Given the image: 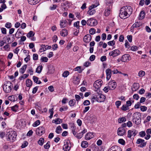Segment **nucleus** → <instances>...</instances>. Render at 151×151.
<instances>
[{
	"label": "nucleus",
	"instance_id": "obj_27",
	"mask_svg": "<svg viewBox=\"0 0 151 151\" xmlns=\"http://www.w3.org/2000/svg\"><path fill=\"white\" fill-rule=\"evenodd\" d=\"M40 0H27L29 4L31 5H35L38 3Z\"/></svg>",
	"mask_w": 151,
	"mask_h": 151
},
{
	"label": "nucleus",
	"instance_id": "obj_50",
	"mask_svg": "<svg viewBox=\"0 0 151 151\" xmlns=\"http://www.w3.org/2000/svg\"><path fill=\"white\" fill-rule=\"evenodd\" d=\"M140 109L142 111H145L147 110V108L146 106H140Z\"/></svg>",
	"mask_w": 151,
	"mask_h": 151
},
{
	"label": "nucleus",
	"instance_id": "obj_56",
	"mask_svg": "<svg viewBox=\"0 0 151 151\" xmlns=\"http://www.w3.org/2000/svg\"><path fill=\"white\" fill-rule=\"evenodd\" d=\"M42 62H47L48 61V59L46 57H42L41 59Z\"/></svg>",
	"mask_w": 151,
	"mask_h": 151
},
{
	"label": "nucleus",
	"instance_id": "obj_63",
	"mask_svg": "<svg viewBox=\"0 0 151 151\" xmlns=\"http://www.w3.org/2000/svg\"><path fill=\"white\" fill-rule=\"evenodd\" d=\"M133 98L134 99L137 100L139 98V96L138 94H134L133 96Z\"/></svg>",
	"mask_w": 151,
	"mask_h": 151
},
{
	"label": "nucleus",
	"instance_id": "obj_22",
	"mask_svg": "<svg viewBox=\"0 0 151 151\" xmlns=\"http://www.w3.org/2000/svg\"><path fill=\"white\" fill-rule=\"evenodd\" d=\"M94 137L93 133L91 132L86 134L85 136V139L86 140H89L93 138Z\"/></svg>",
	"mask_w": 151,
	"mask_h": 151
},
{
	"label": "nucleus",
	"instance_id": "obj_9",
	"mask_svg": "<svg viewBox=\"0 0 151 151\" xmlns=\"http://www.w3.org/2000/svg\"><path fill=\"white\" fill-rule=\"evenodd\" d=\"M137 133V131L135 129H133L128 130V132L127 137L130 138L132 136H135Z\"/></svg>",
	"mask_w": 151,
	"mask_h": 151
},
{
	"label": "nucleus",
	"instance_id": "obj_31",
	"mask_svg": "<svg viewBox=\"0 0 151 151\" xmlns=\"http://www.w3.org/2000/svg\"><path fill=\"white\" fill-rule=\"evenodd\" d=\"M52 122V123H55L56 124H58L62 123V120L60 119H57L55 120H53Z\"/></svg>",
	"mask_w": 151,
	"mask_h": 151
},
{
	"label": "nucleus",
	"instance_id": "obj_6",
	"mask_svg": "<svg viewBox=\"0 0 151 151\" xmlns=\"http://www.w3.org/2000/svg\"><path fill=\"white\" fill-rule=\"evenodd\" d=\"M121 54L120 50L118 49H115L111 51L109 53V55L113 58H115L119 55Z\"/></svg>",
	"mask_w": 151,
	"mask_h": 151
},
{
	"label": "nucleus",
	"instance_id": "obj_48",
	"mask_svg": "<svg viewBox=\"0 0 151 151\" xmlns=\"http://www.w3.org/2000/svg\"><path fill=\"white\" fill-rule=\"evenodd\" d=\"M50 142L48 141V142L46 144H45V145H44V148L45 149H49V148H50Z\"/></svg>",
	"mask_w": 151,
	"mask_h": 151
},
{
	"label": "nucleus",
	"instance_id": "obj_25",
	"mask_svg": "<svg viewBox=\"0 0 151 151\" xmlns=\"http://www.w3.org/2000/svg\"><path fill=\"white\" fill-rule=\"evenodd\" d=\"M146 136L145 137V139L147 140L149 139L150 137V134H151V129H148L146 131Z\"/></svg>",
	"mask_w": 151,
	"mask_h": 151
},
{
	"label": "nucleus",
	"instance_id": "obj_15",
	"mask_svg": "<svg viewBox=\"0 0 151 151\" xmlns=\"http://www.w3.org/2000/svg\"><path fill=\"white\" fill-rule=\"evenodd\" d=\"M62 10L63 11H66L68 10V1H64L61 4Z\"/></svg>",
	"mask_w": 151,
	"mask_h": 151
},
{
	"label": "nucleus",
	"instance_id": "obj_54",
	"mask_svg": "<svg viewBox=\"0 0 151 151\" xmlns=\"http://www.w3.org/2000/svg\"><path fill=\"white\" fill-rule=\"evenodd\" d=\"M53 108H52V109L49 110V111L50 112V115L49 116V118L50 119H51V118H52V116H53Z\"/></svg>",
	"mask_w": 151,
	"mask_h": 151
},
{
	"label": "nucleus",
	"instance_id": "obj_47",
	"mask_svg": "<svg viewBox=\"0 0 151 151\" xmlns=\"http://www.w3.org/2000/svg\"><path fill=\"white\" fill-rule=\"evenodd\" d=\"M83 136V135L81 132L78 133H77L76 134V135L75 136V137H76L78 139H80L82 138Z\"/></svg>",
	"mask_w": 151,
	"mask_h": 151
},
{
	"label": "nucleus",
	"instance_id": "obj_38",
	"mask_svg": "<svg viewBox=\"0 0 151 151\" xmlns=\"http://www.w3.org/2000/svg\"><path fill=\"white\" fill-rule=\"evenodd\" d=\"M35 34L32 31H30L27 34V36L29 38L32 37Z\"/></svg>",
	"mask_w": 151,
	"mask_h": 151
},
{
	"label": "nucleus",
	"instance_id": "obj_46",
	"mask_svg": "<svg viewBox=\"0 0 151 151\" xmlns=\"http://www.w3.org/2000/svg\"><path fill=\"white\" fill-rule=\"evenodd\" d=\"M40 124V122L39 120H37L35 122L32 124L34 127H36Z\"/></svg>",
	"mask_w": 151,
	"mask_h": 151
},
{
	"label": "nucleus",
	"instance_id": "obj_7",
	"mask_svg": "<svg viewBox=\"0 0 151 151\" xmlns=\"http://www.w3.org/2000/svg\"><path fill=\"white\" fill-rule=\"evenodd\" d=\"M87 22V24L91 26H96L97 24V20L92 18L88 19Z\"/></svg>",
	"mask_w": 151,
	"mask_h": 151
},
{
	"label": "nucleus",
	"instance_id": "obj_23",
	"mask_svg": "<svg viewBox=\"0 0 151 151\" xmlns=\"http://www.w3.org/2000/svg\"><path fill=\"white\" fill-rule=\"evenodd\" d=\"M139 88V84L137 83H134L132 86V89L133 91H136L138 90Z\"/></svg>",
	"mask_w": 151,
	"mask_h": 151
},
{
	"label": "nucleus",
	"instance_id": "obj_53",
	"mask_svg": "<svg viewBox=\"0 0 151 151\" xmlns=\"http://www.w3.org/2000/svg\"><path fill=\"white\" fill-rule=\"evenodd\" d=\"M79 21H78L74 23L73 26L74 27H76L78 29L79 27Z\"/></svg>",
	"mask_w": 151,
	"mask_h": 151
},
{
	"label": "nucleus",
	"instance_id": "obj_45",
	"mask_svg": "<svg viewBox=\"0 0 151 151\" xmlns=\"http://www.w3.org/2000/svg\"><path fill=\"white\" fill-rule=\"evenodd\" d=\"M29 76V74H26L23 75L22 76H20L19 78V79L20 80H22L23 79H24L25 78H27Z\"/></svg>",
	"mask_w": 151,
	"mask_h": 151
},
{
	"label": "nucleus",
	"instance_id": "obj_41",
	"mask_svg": "<svg viewBox=\"0 0 151 151\" xmlns=\"http://www.w3.org/2000/svg\"><path fill=\"white\" fill-rule=\"evenodd\" d=\"M41 47L42 48H43V51H45L47 49H50L51 48V46H47V45L46 46L47 47H45L46 46L44 45H41Z\"/></svg>",
	"mask_w": 151,
	"mask_h": 151
},
{
	"label": "nucleus",
	"instance_id": "obj_33",
	"mask_svg": "<svg viewBox=\"0 0 151 151\" xmlns=\"http://www.w3.org/2000/svg\"><path fill=\"white\" fill-rule=\"evenodd\" d=\"M62 129L60 126H58L56 129L55 132L58 134H60L61 132Z\"/></svg>",
	"mask_w": 151,
	"mask_h": 151
},
{
	"label": "nucleus",
	"instance_id": "obj_57",
	"mask_svg": "<svg viewBox=\"0 0 151 151\" xmlns=\"http://www.w3.org/2000/svg\"><path fill=\"white\" fill-rule=\"evenodd\" d=\"M75 71H78L79 73H81L82 72V70L81 69V68L80 66H78L75 69Z\"/></svg>",
	"mask_w": 151,
	"mask_h": 151
},
{
	"label": "nucleus",
	"instance_id": "obj_8",
	"mask_svg": "<svg viewBox=\"0 0 151 151\" xmlns=\"http://www.w3.org/2000/svg\"><path fill=\"white\" fill-rule=\"evenodd\" d=\"M108 86L109 87V90H114L116 86V82L114 80L110 81L108 83Z\"/></svg>",
	"mask_w": 151,
	"mask_h": 151
},
{
	"label": "nucleus",
	"instance_id": "obj_28",
	"mask_svg": "<svg viewBox=\"0 0 151 151\" xmlns=\"http://www.w3.org/2000/svg\"><path fill=\"white\" fill-rule=\"evenodd\" d=\"M27 67V65H24L22 68L20 69L19 70V72L21 74H23L24 73L25 70L26 69V68Z\"/></svg>",
	"mask_w": 151,
	"mask_h": 151
},
{
	"label": "nucleus",
	"instance_id": "obj_2",
	"mask_svg": "<svg viewBox=\"0 0 151 151\" xmlns=\"http://www.w3.org/2000/svg\"><path fill=\"white\" fill-rule=\"evenodd\" d=\"M6 135L7 140L13 142L16 139L17 136V132L15 131L12 130L7 132Z\"/></svg>",
	"mask_w": 151,
	"mask_h": 151
},
{
	"label": "nucleus",
	"instance_id": "obj_55",
	"mask_svg": "<svg viewBox=\"0 0 151 151\" xmlns=\"http://www.w3.org/2000/svg\"><path fill=\"white\" fill-rule=\"evenodd\" d=\"M90 104V101L88 100H86L84 101L83 104L84 106H88Z\"/></svg>",
	"mask_w": 151,
	"mask_h": 151
},
{
	"label": "nucleus",
	"instance_id": "obj_30",
	"mask_svg": "<svg viewBox=\"0 0 151 151\" xmlns=\"http://www.w3.org/2000/svg\"><path fill=\"white\" fill-rule=\"evenodd\" d=\"M88 143L87 141H83L81 143V147L84 148H85L88 147Z\"/></svg>",
	"mask_w": 151,
	"mask_h": 151
},
{
	"label": "nucleus",
	"instance_id": "obj_24",
	"mask_svg": "<svg viewBox=\"0 0 151 151\" xmlns=\"http://www.w3.org/2000/svg\"><path fill=\"white\" fill-rule=\"evenodd\" d=\"M67 22L65 20H62L60 22V25L61 28L65 27L66 26Z\"/></svg>",
	"mask_w": 151,
	"mask_h": 151
},
{
	"label": "nucleus",
	"instance_id": "obj_14",
	"mask_svg": "<svg viewBox=\"0 0 151 151\" xmlns=\"http://www.w3.org/2000/svg\"><path fill=\"white\" fill-rule=\"evenodd\" d=\"M97 101L99 102H102L104 101L106 99V97L104 95L102 94L98 93L97 96Z\"/></svg>",
	"mask_w": 151,
	"mask_h": 151
},
{
	"label": "nucleus",
	"instance_id": "obj_61",
	"mask_svg": "<svg viewBox=\"0 0 151 151\" xmlns=\"http://www.w3.org/2000/svg\"><path fill=\"white\" fill-rule=\"evenodd\" d=\"M28 143L27 141H24L21 145V147L22 148H24L28 145Z\"/></svg>",
	"mask_w": 151,
	"mask_h": 151
},
{
	"label": "nucleus",
	"instance_id": "obj_64",
	"mask_svg": "<svg viewBox=\"0 0 151 151\" xmlns=\"http://www.w3.org/2000/svg\"><path fill=\"white\" fill-rule=\"evenodd\" d=\"M118 142L122 145H124L125 144L124 141L122 139H119L118 140Z\"/></svg>",
	"mask_w": 151,
	"mask_h": 151
},
{
	"label": "nucleus",
	"instance_id": "obj_18",
	"mask_svg": "<svg viewBox=\"0 0 151 151\" xmlns=\"http://www.w3.org/2000/svg\"><path fill=\"white\" fill-rule=\"evenodd\" d=\"M108 151H122V149L116 146H113L111 147Z\"/></svg>",
	"mask_w": 151,
	"mask_h": 151
},
{
	"label": "nucleus",
	"instance_id": "obj_62",
	"mask_svg": "<svg viewBox=\"0 0 151 151\" xmlns=\"http://www.w3.org/2000/svg\"><path fill=\"white\" fill-rule=\"evenodd\" d=\"M139 134L140 137H144L146 135V133L145 131H142L139 133Z\"/></svg>",
	"mask_w": 151,
	"mask_h": 151
},
{
	"label": "nucleus",
	"instance_id": "obj_29",
	"mask_svg": "<svg viewBox=\"0 0 151 151\" xmlns=\"http://www.w3.org/2000/svg\"><path fill=\"white\" fill-rule=\"evenodd\" d=\"M33 78L34 82L36 83L40 84L41 83V82L40 81L38 80L39 78L37 77L34 76L33 77Z\"/></svg>",
	"mask_w": 151,
	"mask_h": 151
},
{
	"label": "nucleus",
	"instance_id": "obj_37",
	"mask_svg": "<svg viewBox=\"0 0 151 151\" xmlns=\"http://www.w3.org/2000/svg\"><path fill=\"white\" fill-rule=\"evenodd\" d=\"M42 67L41 65L39 66L36 68V71L37 73H40L42 70Z\"/></svg>",
	"mask_w": 151,
	"mask_h": 151
},
{
	"label": "nucleus",
	"instance_id": "obj_10",
	"mask_svg": "<svg viewBox=\"0 0 151 151\" xmlns=\"http://www.w3.org/2000/svg\"><path fill=\"white\" fill-rule=\"evenodd\" d=\"M45 132V129L43 127H40L36 130L37 135L41 136Z\"/></svg>",
	"mask_w": 151,
	"mask_h": 151
},
{
	"label": "nucleus",
	"instance_id": "obj_1",
	"mask_svg": "<svg viewBox=\"0 0 151 151\" xmlns=\"http://www.w3.org/2000/svg\"><path fill=\"white\" fill-rule=\"evenodd\" d=\"M132 9L130 6H125L120 10L119 16L122 19H125L129 17L132 12Z\"/></svg>",
	"mask_w": 151,
	"mask_h": 151
},
{
	"label": "nucleus",
	"instance_id": "obj_43",
	"mask_svg": "<svg viewBox=\"0 0 151 151\" xmlns=\"http://www.w3.org/2000/svg\"><path fill=\"white\" fill-rule=\"evenodd\" d=\"M44 142V139L43 138H41L39 140L38 142L39 145L42 146L43 145Z\"/></svg>",
	"mask_w": 151,
	"mask_h": 151
},
{
	"label": "nucleus",
	"instance_id": "obj_20",
	"mask_svg": "<svg viewBox=\"0 0 151 151\" xmlns=\"http://www.w3.org/2000/svg\"><path fill=\"white\" fill-rule=\"evenodd\" d=\"M106 79L108 80L111 77L112 70L108 68L106 70Z\"/></svg>",
	"mask_w": 151,
	"mask_h": 151
},
{
	"label": "nucleus",
	"instance_id": "obj_11",
	"mask_svg": "<svg viewBox=\"0 0 151 151\" xmlns=\"http://www.w3.org/2000/svg\"><path fill=\"white\" fill-rule=\"evenodd\" d=\"M131 59V57L128 54H125L123 55L121 58V60L123 62H126L127 60H129Z\"/></svg>",
	"mask_w": 151,
	"mask_h": 151
},
{
	"label": "nucleus",
	"instance_id": "obj_34",
	"mask_svg": "<svg viewBox=\"0 0 151 151\" xmlns=\"http://www.w3.org/2000/svg\"><path fill=\"white\" fill-rule=\"evenodd\" d=\"M76 103V100L73 99L70 101L69 102V105L71 106H73Z\"/></svg>",
	"mask_w": 151,
	"mask_h": 151
},
{
	"label": "nucleus",
	"instance_id": "obj_36",
	"mask_svg": "<svg viewBox=\"0 0 151 151\" xmlns=\"http://www.w3.org/2000/svg\"><path fill=\"white\" fill-rule=\"evenodd\" d=\"M26 85L27 87H29L32 85V81L30 79H27L26 81Z\"/></svg>",
	"mask_w": 151,
	"mask_h": 151
},
{
	"label": "nucleus",
	"instance_id": "obj_40",
	"mask_svg": "<svg viewBox=\"0 0 151 151\" xmlns=\"http://www.w3.org/2000/svg\"><path fill=\"white\" fill-rule=\"evenodd\" d=\"M18 106L17 105H15L14 106L11 107V110L14 112H16L18 109Z\"/></svg>",
	"mask_w": 151,
	"mask_h": 151
},
{
	"label": "nucleus",
	"instance_id": "obj_26",
	"mask_svg": "<svg viewBox=\"0 0 151 151\" xmlns=\"http://www.w3.org/2000/svg\"><path fill=\"white\" fill-rule=\"evenodd\" d=\"M68 34V31L65 29H64L60 31V35L63 37H65L67 36Z\"/></svg>",
	"mask_w": 151,
	"mask_h": 151
},
{
	"label": "nucleus",
	"instance_id": "obj_59",
	"mask_svg": "<svg viewBox=\"0 0 151 151\" xmlns=\"http://www.w3.org/2000/svg\"><path fill=\"white\" fill-rule=\"evenodd\" d=\"M121 102L120 101H116L115 102V104L116 106V107L117 108H119V106L121 105Z\"/></svg>",
	"mask_w": 151,
	"mask_h": 151
},
{
	"label": "nucleus",
	"instance_id": "obj_3",
	"mask_svg": "<svg viewBox=\"0 0 151 151\" xmlns=\"http://www.w3.org/2000/svg\"><path fill=\"white\" fill-rule=\"evenodd\" d=\"M13 87L12 83L9 81H7L3 85V88L5 92L9 93L11 91Z\"/></svg>",
	"mask_w": 151,
	"mask_h": 151
},
{
	"label": "nucleus",
	"instance_id": "obj_4",
	"mask_svg": "<svg viewBox=\"0 0 151 151\" xmlns=\"http://www.w3.org/2000/svg\"><path fill=\"white\" fill-rule=\"evenodd\" d=\"M133 122L136 124H139L141 122V113L138 112H136L133 115Z\"/></svg>",
	"mask_w": 151,
	"mask_h": 151
},
{
	"label": "nucleus",
	"instance_id": "obj_44",
	"mask_svg": "<svg viewBox=\"0 0 151 151\" xmlns=\"http://www.w3.org/2000/svg\"><path fill=\"white\" fill-rule=\"evenodd\" d=\"M96 11L94 9H89V10L88 12V13L89 14V15H91L95 13Z\"/></svg>",
	"mask_w": 151,
	"mask_h": 151
},
{
	"label": "nucleus",
	"instance_id": "obj_13",
	"mask_svg": "<svg viewBox=\"0 0 151 151\" xmlns=\"http://www.w3.org/2000/svg\"><path fill=\"white\" fill-rule=\"evenodd\" d=\"M136 143L137 144H140L139 146L141 147H144L146 144V142H145V140L141 139H138Z\"/></svg>",
	"mask_w": 151,
	"mask_h": 151
},
{
	"label": "nucleus",
	"instance_id": "obj_49",
	"mask_svg": "<svg viewBox=\"0 0 151 151\" xmlns=\"http://www.w3.org/2000/svg\"><path fill=\"white\" fill-rule=\"evenodd\" d=\"M96 32V30L94 28H91L89 30V33L92 35L94 34Z\"/></svg>",
	"mask_w": 151,
	"mask_h": 151
},
{
	"label": "nucleus",
	"instance_id": "obj_32",
	"mask_svg": "<svg viewBox=\"0 0 151 151\" xmlns=\"http://www.w3.org/2000/svg\"><path fill=\"white\" fill-rule=\"evenodd\" d=\"M4 63L0 60V71L3 70L4 68Z\"/></svg>",
	"mask_w": 151,
	"mask_h": 151
},
{
	"label": "nucleus",
	"instance_id": "obj_51",
	"mask_svg": "<svg viewBox=\"0 0 151 151\" xmlns=\"http://www.w3.org/2000/svg\"><path fill=\"white\" fill-rule=\"evenodd\" d=\"M115 42L114 40H113L108 42L107 44L109 46H113L115 45Z\"/></svg>",
	"mask_w": 151,
	"mask_h": 151
},
{
	"label": "nucleus",
	"instance_id": "obj_42",
	"mask_svg": "<svg viewBox=\"0 0 151 151\" xmlns=\"http://www.w3.org/2000/svg\"><path fill=\"white\" fill-rule=\"evenodd\" d=\"M145 75V72L143 70L140 71L138 73V76L139 77H142Z\"/></svg>",
	"mask_w": 151,
	"mask_h": 151
},
{
	"label": "nucleus",
	"instance_id": "obj_5",
	"mask_svg": "<svg viewBox=\"0 0 151 151\" xmlns=\"http://www.w3.org/2000/svg\"><path fill=\"white\" fill-rule=\"evenodd\" d=\"M71 146V144L69 140H64L63 149L65 151H69L70 149Z\"/></svg>",
	"mask_w": 151,
	"mask_h": 151
},
{
	"label": "nucleus",
	"instance_id": "obj_21",
	"mask_svg": "<svg viewBox=\"0 0 151 151\" xmlns=\"http://www.w3.org/2000/svg\"><path fill=\"white\" fill-rule=\"evenodd\" d=\"M112 6H108L106 7L104 12V15L106 16H108L111 12Z\"/></svg>",
	"mask_w": 151,
	"mask_h": 151
},
{
	"label": "nucleus",
	"instance_id": "obj_60",
	"mask_svg": "<svg viewBox=\"0 0 151 151\" xmlns=\"http://www.w3.org/2000/svg\"><path fill=\"white\" fill-rule=\"evenodd\" d=\"M5 27L6 28H9L12 27L11 24L10 23L7 22L6 24Z\"/></svg>",
	"mask_w": 151,
	"mask_h": 151
},
{
	"label": "nucleus",
	"instance_id": "obj_58",
	"mask_svg": "<svg viewBox=\"0 0 151 151\" xmlns=\"http://www.w3.org/2000/svg\"><path fill=\"white\" fill-rule=\"evenodd\" d=\"M38 55L37 54H34L33 55V59L34 60H37L38 59Z\"/></svg>",
	"mask_w": 151,
	"mask_h": 151
},
{
	"label": "nucleus",
	"instance_id": "obj_12",
	"mask_svg": "<svg viewBox=\"0 0 151 151\" xmlns=\"http://www.w3.org/2000/svg\"><path fill=\"white\" fill-rule=\"evenodd\" d=\"M102 81L101 80H99L95 81L94 84V87L96 89H98L101 87L102 85Z\"/></svg>",
	"mask_w": 151,
	"mask_h": 151
},
{
	"label": "nucleus",
	"instance_id": "obj_35",
	"mask_svg": "<svg viewBox=\"0 0 151 151\" xmlns=\"http://www.w3.org/2000/svg\"><path fill=\"white\" fill-rule=\"evenodd\" d=\"M145 16V13L144 11H141L139 15V19H142L144 18Z\"/></svg>",
	"mask_w": 151,
	"mask_h": 151
},
{
	"label": "nucleus",
	"instance_id": "obj_19",
	"mask_svg": "<svg viewBox=\"0 0 151 151\" xmlns=\"http://www.w3.org/2000/svg\"><path fill=\"white\" fill-rule=\"evenodd\" d=\"M142 25V23L140 22H137L133 24L131 28V30L132 31L134 28H137Z\"/></svg>",
	"mask_w": 151,
	"mask_h": 151
},
{
	"label": "nucleus",
	"instance_id": "obj_17",
	"mask_svg": "<svg viewBox=\"0 0 151 151\" xmlns=\"http://www.w3.org/2000/svg\"><path fill=\"white\" fill-rule=\"evenodd\" d=\"M91 40V36L90 34L86 35L84 37L83 41L86 43H88Z\"/></svg>",
	"mask_w": 151,
	"mask_h": 151
},
{
	"label": "nucleus",
	"instance_id": "obj_52",
	"mask_svg": "<svg viewBox=\"0 0 151 151\" xmlns=\"http://www.w3.org/2000/svg\"><path fill=\"white\" fill-rule=\"evenodd\" d=\"M69 73L68 71H65L63 74V76L64 77H66L69 75Z\"/></svg>",
	"mask_w": 151,
	"mask_h": 151
},
{
	"label": "nucleus",
	"instance_id": "obj_16",
	"mask_svg": "<svg viewBox=\"0 0 151 151\" xmlns=\"http://www.w3.org/2000/svg\"><path fill=\"white\" fill-rule=\"evenodd\" d=\"M117 134L119 136H122L125 133L124 129L122 127H120L117 130Z\"/></svg>",
	"mask_w": 151,
	"mask_h": 151
},
{
	"label": "nucleus",
	"instance_id": "obj_39",
	"mask_svg": "<svg viewBox=\"0 0 151 151\" xmlns=\"http://www.w3.org/2000/svg\"><path fill=\"white\" fill-rule=\"evenodd\" d=\"M118 120L119 122L120 123H121L125 122L126 121V119L125 117H123L119 118Z\"/></svg>",
	"mask_w": 151,
	"mask_h": 151
}]
</instances>
